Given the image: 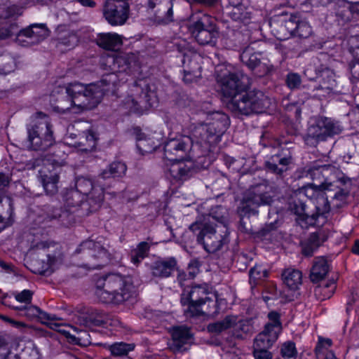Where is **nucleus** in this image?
Returning a JSON list of instances; mask_svg holds the SVG:
<instances>
[{
	"label": "nucleus",
	"mask_w": 359,
	"mask_h": 359,
	"mask_svg": "<svg viewBox=\"0 0 359 359\" xmlns=\"http://www.w3.org/2000/svg\"><path fill=\"white\" fill-rule=\"evenodd\" d=\"M189 146L184 138H170L163 146V156L165 161L187 160Z\"/></svg>",
	"instance_id": "nucleus-23"
},
{
	"label": "nucleus",
	"mask_w": 359,
	"mask_h": 359,
	"mask_svg": "<svg viewBox=\"0 0 359 359\" xmlns=\"http://www.w3.org/2000/svg\"><path fill=\"white\" fill-rule=\"evenodd\" d=\"M33 292L29 290H23L15 295V299L20 303L29 304L32 302Z\"/></svg>",
	"instance_id": "nucleus-53"
},
{
	"label": "nucleus",
	"mask_w": 359,
	"mask_h": 359,
	"mask_svg": "<svg viewBox=\"0 0 359 359\" xmlns=\"http://www.w3.org/2000/svg\"><path fill=\"white\" fill-rule=\"evenodd\" d=\"M353 60L349 64L352 83L359 85V43L350 48Z\"/></svg>",
	"instance_id": "nucleus-37"
},
{
	"label": "nucleus",
	"mask_w": 359,
	"mask_h": 359,
	"mask_svg": "<svg viewBox=\"0 0 359 359\" xmlns=\"http://www.w3.org/2000/svg\"><path fill=\"white\" fill-rule=\"evenodd\" d=\"M174 0H147L146 8L153 14L155 22L159 25H167L174 21Z\"/></svg>",
	"instance_id": "nucleus-18"
},
{
	"label": "nucleus",
	"mask_w": 359,
	"mask_h": 359,
	"mask_svg": "<svg viewBox=\"0 0 359 359\" xmlns=\"http://www.w3.org/2000/svg\"><path fill=\"white\" fill-rule=\"evenodd\" d=\"M217 294L213 293L212 287L208 283H192L182 289L180 295V303L182 306H187L184 313L191 317H198L204 315L203 306L207 302H213L212 297Z\"/></svg>",
	"instance_id": "nucleus-6"
},
{
	"label": "nucleus",
	"mask_w": 359,
	"mask_h": 359,
	"mask_svg": "<svg viewBox=\"0 0 359 359\" xmlns=\"http://www.w3.org/2000/svg\"><path fill=\"white\" fill-rule=\"evenodd\" d=\"M130 7L125 0H108L103 8V15L111 26L122 25L128 18Z\"/></svg>",
	"instance_id": "nucleus-17"
},
{
	"label": "nucleus",
	"mask_w": 359,
	"mask_h": 359,
	"mask_svg": "<svg viewBox=\"0 0 359 359\" xmlns=\"http://www.w3.org/2000/svg\"><path fill=\"white\" fill-rule=\"evenodd\" d=\"M239 217H240V220L238 223V226H237V229H238V231L241 233H243V234H246V235H249V236H251V235H253L254 233L252 231V230L251 229H248L246 226V222L244 221V218L245 217H247V218H250L251 216H241L239 213Z\"/></svg>",
	"instance_id": "nucleus-55"
},
{
	"label": "nucleus",
	"mask_w": 359,
	"mask_h": 359,
	"mask_svg": "<svg viewBox=\"0 0 359 359\" xmlns=\"http://www.w3.org/2000/svg\"><path fill=\"white\" fill-rule=\"evenodd\" d=\"M151 245L147 241H141L137 247L131 250L130 258V262L138 266L146 257H148Z\"/></svg>",
	"instance_id": "nucleus-34"
},
{
	"label": "nucleus",
	"mask_w": 359,
	"mask_h": 359,
	"mask_svg": "<svg viewBox=\"0 0 359 359\" xmlns=\"http://www.w3.org/2000/svg\"><path fill=\"white\" fill-rule=\"evenodd\" d=\"M269 322L264 327L266 331L271 332H278V334L283 330L280 313L275 310L271 311L267 314Z\"/></svg>",
	"instance_id": "nucleus-41"
},
{
	"label": "nucleus",
	"mask_w": 359,
	"mask_h": 359,
	"mask_svg": "<svg viewBox=\"0 0 359 359\" xmlns=\"http://www.w3.org/2000/svg\"><path fill=\"white\" fill-rule=\"evenodd\" d=\"M188 274H189V272L187 271H178L177 280L180 287H184L185 286L184 285V282L187 280H191V278L189 277Z\"/></svg>",
	"instance_id": "nucleus-61"
},
{
	"label": "nucleus",
	"mask_w": 359,
	"mask_h": 359,
	"mask_svg": "<svg viewBox=\"0 0 359 359\" xmlns=\"http://www.w3.org/2000/svg\"><path fill=\"white\" fill-rule=\"evenodd\" d=\"M74 332H76L75 334L76 342V344H74V345H79L86 346L90 344H91V337L89 333L86 330H77V328L75 327H72Z\"/></svg>",
	"instance_id": "nucleus-47"
},
{
	"label": "nucleus",
	"mask_w": 359,
	"mask_h": 359,
	"mask_svg": "<svg viewBox=\"0 0 359 359\" xmlns=\"http://www.w3.org/2000/svg\"><path fill=\"white\" fill-rule=\"evenodd\" d=\"M292 153L290 148L284 147L278 149L277 153L269 156L264 163V168L267 172L282 175L287 170V166L292 163Z\"/></svg>",
	"instance_id": "nucleus-21"
},
{
	"label": "nucleus",
	"mask_w": 359,
	"mask_h": 359,
	"mask_svg": "<svg viewBox=\"0 0 359 359\" xmlns=\"http://www.w3.org/2000/svg\"><path fill=\"white\" fill-rule=\"evenodd\" d=\"M316 78L320 79V84L318 86H315L316 90H325V91L329 93L333 89V83L334 80L330 76L332 74L329 67L320 65L319 67L316 68Z\"/></svg>",
	"instance_id": "nucleus-30"
},
{
	"label": "nucleus",
	"mask_w": 359,
	"mask_h": 359,
	"mask_svg": "<svg viewBox=\"0 0 359 359\" xmlns=\"http://www.w3.org/2000/svg\"><path fill=\"white\" fill-rule=\"evenodd\" d=\"M39 27L37 23L32 24L29 26L20 29L18 34V36H23L27 38H34V27Z\"/></svg>",
	"instance_id": "nucleus-58"
},
{
	"label": "nucleus",
	"mask_w": 359,
	"mask_h": 359,
	"mask_svg": "<svg viewBox=\"0 0 359 359\" xmlns=\"http://www.w3.org/2000/svg\"><path fill=\"white\" fill-rule=\"evenodd\" d=\"M273 198L271 187L266 182L252 185L244 196L238 212L241 216H257L259 208L271 205Z\"/></svg>",
	"instance_id": "nucleus-8"
},
{
	"label": "nucleus",
	"mask_w": 359,
	"mask_h": 359,
	"mask_svg": "<svg viewBox=\"0 0 359 359\" xmlns=\"http://www.w3.org/2000/svg\"><path fill=\"white\" fill-rule=\"evenodd\" d=\"M332 346V341L330 338H325L319 336L318 338V342L314 348L316 355L319 357L321 354L325 355L329 352L327 351L329 348Z\"/></svg>",
	"instance_id": "nucleus-46"
},
{
	"label": "nucleus",
	"mask_w": 359,
	"mask_h": 359,
	"mask_svg": "<svg viewBox=\"0 0 359 359\" xmlns=\"http://www.w3.org/2000/svg\"><path fill=\"white\" fill-rule=\"evenodd\" d=\"M58 332L65 337L67 341L74 345V344H76L75 334H72L69 330L66 328H60Z\"/></svg>",
	"instance_id": "nucleus-59"
},
{
	"label": "nucleus",
	"mask_w": 359,
	"mask_h": 359,
	"mask_svg": "<svg viewBox=\"0 0 359 359\" xmlns=\"http://www.w3.org/2000/svg\"><path fill=\"white\" fill-rule=\"evenodd\" d=\"M200 262L197 259H191L188 264L187 271L189 272V277L194 279L199 272Z\"/></svg>",
	"instance_id": "nucleus-52"
},
{
	"label": "nucleus",
	"mask_w": 359,
	"mask_h": 359,
	"mask_svg": "<svg viewBox=\"0 0 359 359\" xmlns=\"http://www.w3.org/2000/svg\"><path fill=\"white\" fill-rule=\"evenodd\" d=\"M229 4L233 7L231 13L232 18L234 20L245 22L250 19V13L247 11L248 0H229Z\"/></svg>",
	"instance_id": "nucleus-32"
},
{
	"label": "nucleus",
	"mask_w": 359,
	"mask_h": 359,
	"mask_svg": "<svg viewBox=\"0 0 359 359\" xmlns=\"http://www.w3.org/2000/svg\"><path fill=\"white\" fill-rule=\"evenodd\" d=\"M323 206H315L316 211L310 215L306 212V203L299 198H293L289 203V210L297 216V221L306 225H315L319 217L327 218L330 212V205L327 198H322Z\"/></svg>",
	"instance_id": "nucleus-13"
},
{
	"label": "nucleus",
	"mask_w": 359,
	"mask_h": 359,
	"mask_svg": "<svg viewBox=\"0 0 359 359\" xmlns=\"http://www.w3.org/2000/svg\"><path fill=\"white\" fill-rule=\"evenodd\" d=\"M135 348V344L134 343L118 341L111 344L109 350L113 356L124 357L127 356L130 352L133 351Z\"/></svg>",
	"instance_id": "nucleus-39"
},
{
	"label": "nucleus",
	"mask_w": 359,
	"mask_h": 359,
	"mask_svg": "<svg viewBox=\"0 0 359 359\" xmlns=\"http://www.w3.org/2000/svg\"><path fill=\"white\" fill-rule=\"evenodd\" d=\"M38 26L34 27V36L37 42H40L46 38L48 29L46 24H38Z\"/></svg>",
	"instance_id": "nucleus-54"
},
{
	"label": "nucleus",
	"mask_w": 359,
	"mask_h": 359,
	"mask_svg": "<svg viewBox=\"0 0 359 359\" xmlns=\"http://www.w3.org/2000/svg\"><path fill=\"white\" fill-rule=\"evenodd\" d=\"M290 13L276 15L269 20V25L271 34L278 41H285L291 37L293 26Z\"/></svg>",
	"instance_id": "nucleus-22"
},
{
	"label": "nucleus",
	"mask_w": 359,
	"mask_h": 359,
	"mask_svg": "<svg viewBox=\"0 0 359 359\" xmlns=\"http://www.w3.org/2000/svg\"><path fill=\"white\" fill-rule=\"evenodd\" d=\"M292 20L291 36L307 39L313 34V28L307 18L299 12L290 13Z\"/></svg>",
	"instance_id": "nucleus-26"
},
{
	"label": "nucleus",
	"mask_w": 359,
	"mask_h": 359,
	"mask_svg": "<svg viewBox=\"0 0 359 359\" xmlns=\"http://www.w3.org/2000/svg\"><path fill=\"white\" fill-rule=\"evenodd\" d=\"M41 182L43 189L48 196H54L58 191V182L60 180L59 175L56 173H50V175L41 174Z\"/></svg>",
	"instance_id": "nucleus-35"
},
{
	"label": "nucleus",
	"mask_w": 359,
	"mask_h": 359,
	"mask_svg": "<svg viewBox=\"0 0 359 359\" xmlns=\"http://www.w3.org/2000/svg\"><path fill=\"white\" fill-rule=\"evenodd\" d=\"M240 60L251 73L257 77H264L270 73L271 65L264 52L256 50L252 46L245 47L240 53Z\"/></svg>",
	"instance_id": "nucleus-12"
},
{
	"label": "nucleus",
	"mask_w": 359,
	"mask_h": 359,
	"mask_svg": "<svg viewBox=\"0 0 359 359\" xmlns=\"http://www.w3.org/2000/svg\"><path fill=\"white\" fill-rule=\"evenodd\" d=\"M278 332H271L264 328L255 338L253 348L270 349L278 340Z\"/></svg>",
	"instance_id": "nucleus-31"
},
{
	"label": "nucleus",
	"mask_w": 359,
	"mask_h": 359,
	"mask_svg": "<svg viewBox=\"0 0 359 359\" xmlns=\"http://www.w3.org/2000/svg\"><path fill=\"white\" fill-rule=\"evenodd\" d=\"M177 268V260L171 257L166 259L156 260L152 263L150 269L154 277L167 278L172 276Z\"/></svg>",
	"instance_id": "nucleus-27"
},
{
	"label": "nucleus",
	"mask_w": 359,
	"mask_h": 359,
	"mask_svg": "<svg viewBox=\"0 0 359 359\" xmlns=\"http://www.w3.org/2000/svg\"><path fill=\"white\" fill-rule=\"evenodd\" d=\"M332 268L330 262L325 256H318L313 259L312 266L310 270L309 278L312 283H318L323 280Z\"/></svg>",
	"instance_id": "nucleus-28"
},
{
	"label": "nucleus",
	"mask_w": 359,
	"mask_h": 359,
	"mask_svg": "<svg viewBox=\"0 0 359 359\" xmlns=\"http://www.w3.org/2000/svg\"><path fill=\"white\" fill-rule=\"evenodd\" d=\"M188 29L200 45L215 46L217 43L219 28L215 18L210 15L199 13L189 25Z\"/></svg>",
	"instance_id": "nucleus-11"
},
{
	"label": "nucleus",
	"mask_w": 359,
	"mask_h": 359,
	"mask_svg": "<svg viewBox=\"0 0 359 359\" xmlns=\"http://www.w3.org/2000/svg\"><path fill=\"white\" fill-rule=\"evenodd\" d=\"M74 255H81V258L86 260L80 266L88 271L101 269L110 262L108 250L93 240L83 241L75 250Z\"/></svg>",
	"instance_id": "nucleus-10"
},
{
	"label": "nucleus",
	"mask_w": 359,
	"mask_h": 359,
	"mask_svg": "<svg viewBox=\"0 0 359 359\" xmlns=\"http://www.w3.org/2000/svg\"><path fill=\"white\" fill-rule=\"evenodd\" d=\"M83 325L88 329L94 327L109 328L116 327L121 325V321L117 318H110L104 312L94 309L88 308L86 313L81 317Z\"/></svg>",
	"instance_id": "nucleus-20"
},
{
	"label": "nucleus",
	"mask_w": 359,
	"mask_h": 359,
	"mask_svg": "<svg viewBox=\"0 0 359 359\" xmlns=\"http://www.w3.org/2000/svg\"><path fill=\"white\" fill-rule=\"evenodd\" d=\"M323 169V165H319L315 162L313 164L306 167V177H310L312 180L318 178L322 174Z\"/></svg>",
	"instance_id": "nucleus-49"
},
{
	"label": "nucleus",
	"mask_w": 359,
	"mask_h": 359,
	"mask_svg": "<svg viewBox=\"0 0 359 359\" xmlns=\"http://www.w3.org/2000/svg\"><path fill=\"white\" fill-rule=\"evenodd\" d=\"M97 93L93 83L88 85H84L79 82L69 83L65 88L68 106L56 105L53 107L54 111L65 113L74 107L81 110L92 109L99 103V101L96 100Z\"/></svg>",
	"instance_id": "nucleus-7"
},
{
	"label": "nucleus",
	"mask_w": 359,
	"mask_h": 359,
	"mask_svg": "<svg viewBox=\"0 0 359 359\" xmlns=\"http://www.w3.org/2000/svg\"><path fill=\"white\" fill-rule=\"evenodd\" d=\"M73 188L90 202L94 208L98 210L101 207L104 199V189L96 184L90 177L84 176L76 177Z\"/></svg>",
	"instance_id": "nucleus-15"
},
{
	"label": "nucleus",
	"mask_w": 359,
	"mask_h": 359,
	"mask_svg": "<svg viewBox=\"0 0 359 359\" xmlns=\"http://www.w3.org/2000/svg\"><path fill=\"white\" fill-rule=\"evenodd\" d=\"M283 282L291 290H296L302 284V273L297 269L285 271L283 273Z\"/></svg>",
	"instance_id": "nucleus-36"
},
{
	"label": "nucleus",
	"mask_w": 359,
	"mask_h": 359,
	"mask_svg": "<svg viewBox=\"0 0 359 359\" xmlns=\"http://www.w3.org/2000/svg\"><path fill=\"white\" fill-rule=\"evenodd\" d=\"M348 8L352 15H357L359 16V1L357 2H348Z\"/></svg>",
	"instance_id": "nucleus-63"
},
{
	"label": "nucleus",
	"mask_w": 359,
	"mask_h": 359,
	"mask_svg": "<svg viewBox=\"0 0 359 359\" xmlns=\"http://www.w3.org/2000/svg\"><path fill=\"white\" fill-rule=\"evenodd\" d=\"M350 195V192L348 190L341 189L339 191L334 194V198L338 201L339 203L336 205L337 207H342L348 203V199Z\"/></svg>",
	"instance_id": "nucleus-51"
},
{
	"label": "nucleus",
	"mask_w": 359,
	"mask_h": 359,
	"mask_svg": "<svg viewBox=\"0 0 359 359\" xmlns=\"http://www.w3.org/2000/svg\"><path fill=\"white\" fill-rule=\"evenodd\" d=\"M280 354L284 359H295L297 355L295 343L292 341L285 342L281 346Z\"/></svg>",
	"instance_id": "nucleus-43"
},
{
	"label": "nucleus",
	"mask_w": 359,
	"mask_h": 359,
	"mask_svg": "<svg viewBox=\"0 0 359 359\" xmlns=\"http://www.w3.org/2000/svg\"><path fill=\"white\" fill-rule=\"evenodd\" d=\"M61 195L64 201L65 210H62L61 207L52 206L49 208L48 206V209L50 212L47 213L46 216L43 219V224L45 222H51L55 219L62 222V217L66 215L76 213L78 216L83 217L88 216L97 210V208L93 207V204L90 202L73 187L65 189L62 191Z\"/></svg>",
	"instance_id": "nucleus-4"
},
{
	"label": "nucleus",
	"mask_w": 359,
	"mask_h": 359,
	"mask_svg": "<svg viewBox=\"0 0 359 359\" xmlns=\"http://www.w3.org/2000/svg\"><path fill=\"white\" fill-rule=\"evenodd\" d=\"M302 77L297 72H290L287 73L285 79V86L290 90H295L300 88L302 85Z\"/></svg>",
	"instance_id": "nucleus-45"
},
{
	"label": "nucleus",
	"mask_w": 359,
	"mask_h": 359,
	"mask_svg": "<svg viewBox=\"0 0 359 359\" xmlns=\"http://www.w3.org/2000/svg\"><path fill=\"white\" fill-rule=\"evenodd\" d=\"M329 0H305L301 5L303 12L309 13L314 6H325Z\"/></svg>",
	"instance_id": "nucleus-50"
},
{
	"label": "nucleus",
	"mask_w": 359,
	"mask_h": 359,
	"mask_svg": "<svg viewBox=\"0 0 359 359\" xmlns=\"http://www.w3.org/2000/svg\"><path fill=\"white\" fill-rule=\"evenodd\" d=\"M215 72L216 79L222 86V101L228 109L247 116L264 111L266 97L261 90H248L247 76L223 67H217Z\"/></svg>",
	"instance_id": "nucleus-2"
},
{
	"label": "nucleus",
	"mask_w": 359,
	"mask_h": 359,
	"mask_svg": "<svg viewBox=\"0 0 359 359\" xmlns=\"http://www.w3.org/2000/svg\"><path fill=\"white\" fill-rule=\"evenodd\" d=\"M189 229L191 233L189 237L196 239L194 243H187L190 248L201 245L205 251L211 254L219 250L224 245L222 236L217 234L215 227L210 224L196 222L190 225Z\"/></svg>",
	"instance_id": "nucleus-9"
},
{
	"label": "nucleus",
	"mask_w": 359,
	"mask_h": 359,
	"mask_svg": "<svg viewBox=\"0 0 359 359\" xmlns=\"http://www.w3.org/2000/svg\"><path fill=\"white\" fill-rule=\"evenodd\" d=\"M206 125L205 141L210 146L217 144L230 125L229 116L221 111H215L209 116Z\"/></svg>",
	"instance_id": "nucleus-16"
},
{
	"label": "nucleus",
	"mask_w": 359,
	"mask_h": 359,
	"mask_svg": "<svg viewBox=\"0 0 359 359\" xmlns=\"http://www.w3.org/2000/svg\"><path fill=\"white\" fill-rule=\"evenodd\" d=\"M337 288V283L334 279L327 280L322 287H320V292L323 295V299H330L335 292Z\"/></svg>",
	"instance_id": "nucleus-48"
},
{
	"label": "nucleus",
	"mask_w": 359,
	"mask_h": 359,
	"mask_svg": "<svg viewBox=\"0 0 359 359\" xmlns=\"http://www.w3.org/2000/svg\"><path fill=\"white\" fill-rule=\"evenodd\" d=\"M136 148L139 154L144 156L146 154H150L156 151L157 145L155 144L153 139L148 137L143 141L136 143Z\"/></svg>",
	"instance_id": "nucleus-44"
},
{
	"label": "nucleus",
	"mask_w": 359,
	"mask_h": 359,
	"mask_svg": "<svg viewBox=\"0 0 359 359\" xmlns=\"http://www.w3.org/2000/svg\"><path fill=\"white\" fill-rule=\"evenodd\" d=\"M235 325V321L231 316H226L222 320L210 323L207 326V330L209 333L220 334L227 330Z\"/></svg>",
	"instance_id": "nucleus-38"
},
{
	"label": "nucleus",
	"mask_w": 359,
	"mask_h": 359,
	"mask_svg": "<svg viewBox=\"0 0 359 359\" xmlns=\"http://www.w3.org/2000/svg\"><path fill=\"white\" fill-rule=\"evenodd\" d=\"M337 128L330 118L320 116L311 125L304 137L306 144L316 146L318 142L325 141L327 137L337 134Z\"/></svg>",
	"instance_id": "nucleus-14"
},
{
	"label": "nucleus",
	"mask_w": 359,
	"mask_h": 359,
	"mask_svg": "<svg viewBox=\"0 0 359 359\" xmlns=\"http://www.w3.org/2000/svg\"><path fill=\"white\" fill-rule=\"evenodd\" d=\"M181 62L182 64L184 83H191L201 74L202 67L200 63L201 56L196 52L191 50L180 51Z\"/></svg>",
	"instance_id": "nucleus-19"
},
{
	"label": "nucleus",
	"mask_w": 359,
	"mask_h": 359,
	"mask_svg": "<svg viewBox=\"0 0 359 359\" xmlns=\"http://www.w3.org/2000/svg\"><path fill=\"white\" fill-rule=\"evenodd\" d=\"M135 292L130 276L108 273L97 282L96 294L104 304L119 305L130 299Z\"/></svg>",
	"instance_id": "nucleus-3"
},
{
	"label": "nucleus",
	"mask_w": 359,
	"mask_h": 359,
	"mask_svg": "<svg viewBox=\"0 0 359 359\" xmlns=\"http://www.w3.org/2000/svg\"><path fill=\"white\" fill-rule=\"evenodd\" d=\"M99 65L101 69L108 72L100 79L102 86L116 88L128 83V86L140 87L148 107H157L156 92L151 90L147 79L141 76L140 62L133 53L102 55Z\"/></svg>",
	"instance_id": "nucleus-1"
},
{
	"label": "nucleus",
	"mask_w": 359,
	"mask_h": 359,
	"mask_svg": "<svg viewBox=\"0 0 359 359\" xmlns=\"http://www.w3.org/2000/svg\"><path fill=\"white\" fill-rule=\"evenodd\" d=\"M187 160L165 161L168 169L165 172L167 177L175 182L185 181L190 178L193 173V163L189 161V165L186 163Z\"/></svg>",
	"instance_id": "nucleus-24"
},
{
	"label": "nucleus",
	"mask_w": 359,
	"mask_h": 359,
	"mask_svg": "<svg viewBox=\"0 0 359 359\" xmlns=\"http://www.w3.org/2000/svg\"><path fill=\"white\" fill-rule=\"evenodd\" d=\"M170 334L172 346L177 351H180L193 337L190 329L187 326H175L172 328Z\"/></svg>",
	"instance_id": "nucleus-29"
},
{
	"label": "nucleus",
	"mask_w": 359,
	"mask_h": 359,
	"mask_svg": "<svg viewBox=\"0 0 359 359\" xmlns=\"http://www.w3.org/2000/svg\"><path fill=\"white\" fill-rule=\"evenodd\" d=\"M134 133L135 135L136 143H138L140 141H143L146 138H148V137L142 131L140 127H136L134 128Z\"/></svg>",
	"instance_id": "nucleus-62"
},
{
	"label": "nucleus",
	"mask_w": 359,
	"mask_h": 359,
	"mask_svg": "<svg viewBox=\"0 0 359 359\" xmlns=\"http://www.w3.org/2000/svg\"><path fill=\"white\" fill-rule=\"evenodd\" d=\"M29 311H32V315L34 316H40L41 318H43L46 320H51L50 317V314L46 312L43 311L41 309L37 306H32L29 309Z\"/></svg>",
	"instance_id": "nucleus-60"
},
{
	"label": "nucleus",
	"mask_w": 359,
	"mask_h": 359,
	"mask_svg": "<svg viewBox=\"0 0 359 359\" xmlns=\"http://www.w3.org/2000/svg\"><path fill=\"white\" fill-rule=\"evenodd\" d=\"M27 147L32 151H46L52 147L55 139L53 125L48 115L38 111L27 126Z\"/></svg>",
	"instance_id": "nucleus-5"
},
{
	"label": "nucleus",
	"mask_w": 359,
	"mask_h": 359,
	"mask_svg": "<svg viewBox=\"0 0 359 359\" xmlns=\"http://www.w3.org/2000/svg\"><path fill=\"white\" fill-rule=\"evenodd\" d=\"M127 170L126 165L121 161H114L109 164L108 170L102 171L101 175L102 178H116L121 177L125 175Z\"/></svg>",
	"instance_id": "nucleus-40"
},
{
	"label": "nucleus",
	"mask_w": 359,
	"mask_h": 359,
	"mask_svg": "<svg viewBox=\"0 0 359 359\" xmlns=\"http://www.w3.org/2000/svg\"><path fill=\"white\" fill-rule=\"evenodd\" d=\"M121 108L126 110L127 115L135 114L141 116L143 113V109L139 102L135 100L132 96H127L121 102Z\"/></svg>",
	"instance_id": "nucleus-42"
},
{
	"label": "nucleus",
	"mask_w": 359,
	"mask_h": 359,
	"mask_svg": "<svg viewBox=\"0 0 359 359\" xmlns=\"http://www.w3.org/2000/svg\"><path fill=\"white\" fill-rule=\"evenodd\" d=\"M253 356L255 359H271L272 353L269 349L253 348Z\"/></svg>",
	"instance_id": "nucleus-56"
},
{
	"label": "nucleus",
	"mask_w": 359,
	"mask_h": 359,
	"mask_svg": "<svg viewBox=\"0 0 359 359\" xmlns=\"http://www.w3.org/2000/svg\"><path fill=\"white\" fill-rule=\"evenodd\" d=\"M328 239V236L324 231H315L309 237L300 242L301 253L305 257H311L314 252L322 246Z\"/></svg>",
	"instance_id": "nucleus-25"
},
{
	"label": "nucleus",
	"mask_w": 359,
	"mask_h": 359,
	"mask_svg": "<svg viewBox=\"0 0 359 359\" xmlns=\"http://www.w3.org/2000/svg\"><path fill=\"white\" fill-rule=\"evenodd\" d=\"M122 43L121 36L116 33L100 34L97 42L100 48L107 50H113L116 47L121 45Z\"/></svg>",
	"instance_id": "nucleus-33"
},
{
	"label": "nucleus",
	"mask_w": 359,
	"mask_h": 359,
	"mask_svg": "<svg viewBox=\"0 0 359 359\" xmlns=\"http://www.w3.org/2000/svg\"><path fill=\"white\" fill-rule=\"evenodd\" d=\"M0 267L8 273L13 272V265L0 259Z\"/></svg>",
	"instance_id": "nucleus-64"
},
{
	"label": "nucleus",
	"mask_w": 359,
	"mask_h": 359,
	"mask_svg": "<svg viewBox=\"0 0 359 359\" xmlns=\"http://www.w3.org/2000/svg\"><path fill=\"white\" fill-rule=\"evenodd\" d=\"M16 27L15 24H10L8 27H0V41L11 37L13 34V29Z\"/></svg>",
	"instance_id": "nucleus-57"
}]
</instances>
